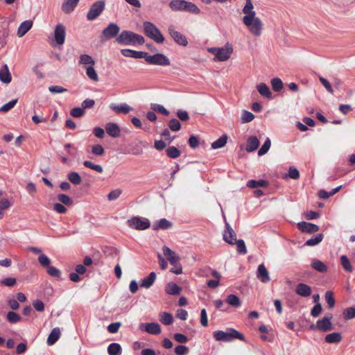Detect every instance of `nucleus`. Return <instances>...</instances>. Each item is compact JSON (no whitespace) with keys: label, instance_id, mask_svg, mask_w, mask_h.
<instances>
[{"label":"nucleus","instance_id":"39448f33","mask_svg":"<svg viewBox=\"0 0 355 355\" xmlns=\"http://www.w3.org/2000/svg\"><path fill=\"white\" fill-rule=\"evenodd\" d=\"M208 51L215 55V60L225 62L230 58L233 49L231 44H227L225 47H213L209 49Z\"/></svg>","mask_w":355,"mask_h":355},{"label":"nucleus","instance_id":"dca6fc26","mask_svg":"<svg viewBox=\"0 0 355 355\" xmlns=\"http://www.w3.org/2000/svg\"><path fill=\"white\" fill-rule=\"evenodd\" d=\"M295 293L301 297H308L311 295L312 290L311 286L306 284L300 283L296 286Z\"/></svg>","mask_w":355,"mask_h":355},{"label":"nucleus","instance_id":"f3484780","mask_svg":"<svg viewBox=\"0 0 355 355\" xmlns=\"http://www.w3.org/2000/svg\"><path fill=\"white\" fill-rule=\"evenodd\" d=\"M105 131L110 137L117 138L121 135L119 126L115 123H107L105 125Z\"/></svg>","mask_w":355,"mask_h":355},{"label":"nucleus","instance_id":"0e129e2a","mask_svg":"<svg viewBox=\"0 0 355 355\" xmlns=\"http://www.w3.org/2000/svg\"><path fill=\"white\" fill-rule=\"evenodd\" d=\"M46 272L53 277H59L61 275L60 270L52 266L46 268Z\"/></svg>","mask_w":355,"mask_h":355},{"label":"nucleus","instance_id":"4468645a","mask_svg":"<svg viewBox=\"0 0 355 355\" xmlns=\"http://www.w3.org/2000/svg\"><path fill=\"white\" fill-rule=\"evenodd\" d=\"M226 230L223 234V239L227 243L230 245H234L236 239V233L234 230L231 227L230 224L227 223H225Z\"/></svg>","mask_w":355,"mask_h":355},{"label":"nucleus","instance_id":"423d86ee","mask_svg":"<svg viewBox=\"0 0 355 355\" xmlns=\"http://www.w3.org/2000/svg\"><path fill=\"white\" fill-rule=\"evenodd\" d=\"M120 27L116 23H110L106 28H105L100 36L101 42H106L112 39L119 35Z\"/></svg>","mask_w":355,"mask_h":355},{"label":"nucleus","instance_id":"72a5a7b5","mask_svg":"<svg viewBox=\"0 0 355 355\" xmlns=\"http://www.w3.org/2000/svg\"><path fill=\"white\" fill-rule=\"evenodd\" d=\"M341 339L342 335L338 332L329 334L324 338V340L327 343H338Z\"/></svg>","mask_w":355,"mask_h":355},{"label":"nucleus","instance_id":"412c9836","mask_svg":"<svg viewBox=\"0 0 355 355\" xmlns=\"http://www.w3.org/2000/svg\"><path fill=\"white\" fill-rule=\"evenodd\" d=\"M318 324L319 326V330L323 332L329 331L333 329L330 318L327 317H324L322 319L318 320Z\"/></svg>","mask_w":355,"mask_h":355},{"label":"nucleus","instance_id":"5701e85b","mask_svg":"<svg viewBox=\"0 0 355 355\" xmlns=\"http://www.w3.org/2000/svg\"><path fill=\"white\" fill-rule=\"evenodd\" d=\"M12 77L7 64H4L0 69V80L6 84L11 82Z\"/></svg>","mask_w":355,"mask_h":355},{"label":"nucleus","instance_id":"bf43d9fd","mask_svg":"<svg viewBox=\"0 0 355 355\" xmlns=\"http://www.w3.org/2000/svg\"><path fill=\"white\" fill-rule=\"evenodd\" d=\"M17 99H13L0 107V112H7L16 105Z\"/></svg>","mask_w":355,"mask_h":355},{"label":"nucleus","instance_id":"a878e982","mask_svg":"<svg viewBox=\"0 0 355 355\" xmlns=\"http://www.w3.org/2000/svg\"><path fill=\"white\" fill-rule=\"evenodd\" d=\"M259 93L263 97L271 99L273 98L269 87L265 83H260L257 85Z\"/></svg>","mask_w":355,"mask_h":355},{"label":"nucleus","instance_id":"58836bf2","mask_svg":"<svg viewBox=\"0 0 355 355\" xmlns=\"http://www.w3.org/2000/svg\"><path fill=\"white\" fill-rule=\"evenodd\" d=\"M268 182L263 180H250L247 183V186L250 188L266 187L268 186Z\"/></svg>","mask_w":355,"mask_h":355},{"label":"nucleus","instance_id":"f257e3e1","mask_svg":"<svg viewBox=\"0 0 355 355\" xmlns=\"http://www.w3.org/2000/svg\"><path fill=\"white\" fill-rule=\"evenodd\" d=\"M116 42L122 45L135 46L143 44L145 42L144 37L130 31H123L116 37Z\"/></svg>","mask_w":355,"mask_h":355},{"label":"nucleus","instance_id":"2f4dec72","mask_svg":"<svg viewBox=\"0 0 355 355\" xmlns=\"http://www.w3.org/2000/svg\"><path fill=\"white\" fill-rule=\"evenodd\" d=\"M311 267L320 272H326L327 271V266L320 260L314 259L311 261Z\"/></svg>","mask_w":355,"mask_h":355},{"label":"nucleus","instance_id":"09e8293b","mask_svg":"<svg viewBox=\"0 0 355 355\" xmlns=\"http://www.w3.org/2000/svg\"><path fill=\"white\" fill-rule=\"evenodd\" d=\"M86 75L90 80L94 82H97L98 80V76L93 66H88L86 68Z\"/></svg>","mask_w":355,"mask_h":355},{"label":"nucleus","instance_id":"603ef678","mask_svg":"<svg viewBox=\"0 0 355 355\" xmlns=\"http://www.w3.org/2000/svg\"><path fill=\"white\" fill-rule=\"evenodd\" d=\"M7 320L12 324L17 323L21 320V317L17 313L14 311H9L7 313Z\"/></svg>","mask_w":355,"mask_h":355},{"label":"nucleus","instance_id":"a18cd8bd","mask_svg":"<svg viewBox=\"0 0 355 355\" xmlns=\"http://www.w3.org/2000/svg\"><path fill=\"white\" fill-rule=\"evenodd\" d=\"M323 237L324 236L322 233L318 234L315 237L307 240L305 245L308 246H315L322 241Z\"/></svg>","mask_w":355,"mask_h":355},{"label":"nucleus","instance_id":"6e6552de","mask_svg":"<svg viewBox=\"0 0 355 355\" xmlns=\"http://www.w3.org/2000/svg\"><path fill=\"white\" fill-rule=\"evenodd\" d=\"M145 60L151 64H157L161 66H167L170 64L168 58L162 53H157L153 55H148L146 53Z\"/></svg>","mask_w":355,"mask_h":355},{"label":"nucleus","instance_id":"13d9d810","mask_svg":"<svg viewBox=\"0 0 355 355\" xmlns=\"http://www.w3.org/2000/svg\"><path fill=\"white\" fill-rule=\"evenodd\" d=\"M38 261L40 264L44 268H48L50 266L51 260L45 254H41L38 257Z\"/></svg>","mask_w":355,"mask_h":355},{"label":"nucleus","instance_id":"6ab92c4d","mask_svg":"<svg viewBox=\"0 0 355 355\" xmlns=\"http://www.w3.org/2000/svg\"><path fill=\"white\" fill-rule=\"evenodd\" d=\"M121 54L127 58H144L146 55V52L137 51L132 49H124L121 50Z\"/></svg>","mask_w":355,"mask_h":355},{"label":"nucleus","instance_id":"69168bd1","mask_svg":"<svg viewBox=\"0 0 355 355\" xmlns=\"http://www.w3.org/2000/svg\"><path fill=\"white\" fill-rule=\"evenodd\" d=\"M70 114L73 117L79 118L85 115V111L82 107H74L71 110Z\"/></svg>","mask_w":355,"mask_h":355},{"label":"nucleus","instance_id":"f8f14e48","mask_svg":"<svg viewBox=\"0 0 355 355\" xmlns=\"http://www.w3.org/2000/svg\"><path fill=\"white\" fill-rule=\"evenodd\" d=\"M139 327L150 334L158 335L162 332L161 327L157 322L141 323Z\"/></svg>","mask_w":355,"mask_h":355},{"label":"nucleus","instance_id":"052dcab7","mask_svg":"<svg viewBox=\"0 0 355 355\" xmlns=\"http://www.w3.org/2000/svg\"><path fill=\"white\" fill-rule=\"evenodd\" d=\"M122 193V190L120 189H116L111 191L107 195V199L110 201H113L116 200L120 195Z\"/></svg>","mask_w":355,"mask_h":355},{"label":"nucleus","instance_id":"6e6d98bb","mask_svg":"<svg viewBox=\"0 0 355 355\" xmlns=\"http://www.w3.org/2000/svg\"><path fill=\"white\" fill-rule=\"evenodd\" d=\"M151 109L153 111L162 113V114H164L165 116L169 115V112L162 105L156 104V103L152 104Z\"/></svg>","mask_w":355,"mask_h":355},{"label":"nucleus","instance_id":"e433bc0d","mask_svg":"<svg viewBox=\"0 0 355 355\" xmlns=\"http://www.w3.org/2000/svg\"><path fill=\"white\" fill-rule=\"evenodd\" d=\"M67 178L70 182L75 185H78L82 182V178L78 173L75 171L69 172L67 175Z\"/></svg>","mask_w":355,"mask_h":355},{"label":"nucleus","instance_id":"864d4df0","mask_svg":"<svg viewBox=\"0 0 355 355\" xmlns=\"http://www.w3.org/2000/svg\"><path fill=\"white\" fill-rule=\"evenodd\" d=\"M254 118V115L247 110H243L241 115V123H245L252 121Z\"/></svg>","mask_w":355,"mask_h":355},{"label":"nucleus","instance_id":"9d476101","mask_svg":"<svg viewBox=\"0 0 355 355\" xmlns=\"http://www.w3.org/2000/svg\"><path fill=\"white\" fill-rule=\"evenodd\" d=\"M66 36V29L63 24H58L54 29V38L55 42L58 45H62L64 43Z\"/></svg>","mask_w":355,"mask_h":355},{"label":"nucleus","instance_id":"680f3d73","mask_svg":"<svg viewBox=\"0 0 355 355\" xmlns=\"http://www.w3.org/2000/svg\"><path fill=\"white\" fill-rule=\"evenodd\" d=\"M343 317L345 320L355 318V307H349L343 311Z\"/></svg>","mask_w":355,"mask_h":355},{"label":"nucleus","instance_id":"3c124183","mask_svg":"<svg viewBox=\"0 0 355 355\" xmlns=\"http://www.w3.org/2000/svg\"><path fill=\"white\" fill-rule=\"evenodd\" d=\"M270 145H271L270 139L269 138H267L266 139L265 142L263 143V144L262 145V146L261 147V148L259 150L258 155L262 156V155H264L266 153H267V152L270 149Z\"/></svg>","mask_w":355,"mask_h":355},{"label":"nucleus","instance_id":"c756f323","mask_svg":"<svg viewBox=\"0 0 355 355\" xmlns=\"http://www.w3.org/2000/svg\"><path fill=\"white\" fill-rule=\"evenodd\" d=\"M185 0H171L169 3L170 8L173 11H182L184 10Z\"/></svg>","mask_w":355,"mask_h":355},{"label":"nucleus","instance_id":"774afa93","mask_svg":"<svg viewBox=\"0 0 355 355\" xmlns=\"http://www.w3.org/2000/svg\"><path fill=\"white\" fill-rule=\"evenodd\" d=\"M189 348L184 345H178L175 348V352L178 355H186L189 353Z\"/></svg>","mask_w":355,"mask_h":355},{"label":"nucleus","instance_id":"7c9ffc66","mask_svg":"<svg viewBox=\"0 0 355 355\" xmlns=\"http://www.w3.org/2000/svg\"><path fill=\"white\" fill-rule=\"evenodd\" d=\"M246 3L242 11L245 14L244 17H252L256 16V12L254 10V6L252 0H245Z\"/></svg>","mask_w":355,"mask_h":355},{"label":"nucleus","instance_id":"37998d69","mask_svg":"<svg viewBox=\"0 0 355 355\" xmlns=\"http://www.w3.org/2000/svg\"><path fill=\"white\" fill-rule=\"evenodd\" d=\"M184 10L196 15L200 12V8L195 3L190 1H187Z\"/></svg>","mask_w":355,"mask_h":355},{"label":"nucleus","instance_id":"473e14b6","mask_svg":"<svg viewBox=\"0 0 355 355\" xmlns=\"http://www.w3.org/2000/svg\"><path fill=\"white\" fill-rule=\"evenodd\" d=\"M173 225L172 223L166 218H162L153 225V230H157L159 229L167 230L171 227Z\"/></svg>","mask_w":355,"mask_h":355},{"label":"nucleus","instance_id":"b1692460","mask_svg":"<svg viewBox=\"0 0 355 355\" xmlns=\"http://www.w3.org/2000/svg\"><path fill=\"white\" fill-rule=\"evenodd\" d=\"M33 26V21L26 20L23 21L19 26L17 30V35L19 37H23Z\"/></svg>","mask_w":355,"mask_h":355},{"label":"nucleus","instance_id":"ddd939ff","mask_svg":"<svg viewBox=\"0 0 355 355\" xmlns=\"http://www.w3.org/2000/svg\"><path fill=\"white\" fill-rule=\"evenodd\" d=\"M162 250L164 255L171 265H177L179 263L180 257L174 251L166 246H164Z\"/></svg>","mask_w":355,"mask_h":355},{"label":"nucleus","instance_id":"4c0bfd02","mask_svg":"<svg viewBox=\"0 0 355 355\" xmlns=\"http://www.w3.org/2000/svg\"><path fill=\"white\" fill-rule=\"evenodd\" d=\"M79 64L83 65L94 66L95 64V61L91 55L83 54L80 56Z\"/></svg>","mask_w":355,"mask_h":355},{"label":"nucleus","instance_id":"e2e57ef3","mask_svg":"<svg viewBox=\"0 0 355 355\" xmlns=\"http://www.w3.org/2000/svg\"><path fill=\"white\" fill-rule=\"evenodd\" d=\"M285 176L289 177L293 180H297L300 178V172L296 168L291 166L288 169V173Z\"/></svg>","mask_w":355,"mask_h":355},{"label":"nucleus","instance_id":"c03bdc74","mask_svg":"<svg viewBox=\"0 0 355 355\" xmlns=\"http://www.w3.org/2000/svg\"><path fill=\"white\" fill-rule=\"evenodd\" d=\"M227 302L234 306V307H239L241 306V300L236 295L234 294H230L227 297Z\"/></svg>","mask_w":355,"mask_h":355},{"label":"nucleus","instance_id":"c85d7f7f","mask_svg":"<svg viewBox=\"0 0 355 355\" xmlns=\"http://www.w3.org/2000/svg\"><path fill=\"white\" fill-rule=\"evenodd\" d=\"M60 329L58 327L53 328L48 336L47 344L53 345L60 338Z\"/></svg>","mask_w":355,"mask_h":355},{"label":"nucleus","instance_id":"49530a36","mask_svg":"<svg viewBox=\"0 0 355 355\" xmlns=\"http://www.w3.org/2000/svg\"><path fill=\"white\" fill-rule=\"evenodd\" d=\"M166 154L168 157L175 159L180 156V151L175 146H170L166 150Z\"/></svg>","mask_w":355,"mask_h":355},{"label":"nucleus","instance_id":"0eeeda50","mask_svg":"<svg viewBox=\"0 0 355 355\" xmlns=\"http://www.w3.org/2000/svg\"><path fill=\"white\" fill-rule=\"evenodd\" d=\"M105 7V2L103 0H99L94 3L89 8L87 14V19L89 21H92L96 19L101 12L104 10Z\"/></svg>","mask_w":355,"mask_h":355},{"label":"nucleus","instance_id":"cd10ccee","mask_svg":"<svg viewBox=\"0 0 355 355\" xmlns=\"http://www.w3.org/2000/svg\"><path fill=\"white\" fill-rule=\"evenodd\" d=\"M181 291V287H180L177 284L172 282L168 283L165 288L166 293L169 295H179Z\"/></svg>","mask_w":355,"mask_h":355},{"label":"nucleus","instance_id":"1a4fd4ad","mask_svg":"<svg viewBox=\"0 0 355 355\" xmlns=\"http://www.w3.org/2000/svg\"><path fill=\"white\" fill-rule=\"evenodd\" d=\"M128 226L132 229L137 230H144L150 227V221L146 219H141L139 217H132L128 220Z\"/></svg>","mask_w":355,"mask_h":355},{"label":"nucleus","instance_id":"c9c22d12","mask_svg":"<svg viewBox=\"0 0 355 355\" xmlns=\"http://www.w3.org/2000/svg\"><path fill=\"white\" fill-rule=\"evenodd\" d=\"M107 352L110 355H121V347L119 343H112L108 346Z\"/></svg>","mask_w":355,"mask_h":355},{"label":"nucleus","instance_id":"4d7b16f0","mask_svg":"<svg viewBox=\"0 0 355 355\" xmlns=\"http://www.w3.org/2000/svg\"><path fill=\"white\" fill-rule=\"evenodd\" d=\"M58 200L64 205L69 206L73 204V200L71 198L66 194H59L58 196Z\"/></svg>","mask_w":355,"mask_h":355},{"label":"nucleus","instance_id":"ea45409f","mask_svg":"<svg viewBox=\"0 0 355 355\" xmlns=\"http://www.w3.org/2000/svg\"><path fill=\"white\" fill-rule=\"evenodd\" d=\"M227 136L224 135L211 144V148L213 149L220 148L225 146V144H227Z\"/></svg>","mask_w":355,"mask_h":355},{"label":"nucleus","instance_id":"aec40b11","mask_svg":"<svg viewBox=\"0 0 355 355\" xmlns=\"http://www.w3.org/2000/svg\"><path fill=\"white\" fill-rule=\"evenodd\" d=\"M110 107L117 114H127L132 110V108L126 103L120 105L111 104Z\"/></svg>","mask_w":355,"mask_h":355},{"label":"nucleus","instance_id":"4be33fe9","mask_svg":"<svg viewBox=\"0 0 355 355\" xmlns=\"http://www.w3.org/2000/svg\"><path fill=\"white\" fill-rule=\"evenodd\" d=\"M259 141L256 136H250L247 141L246 151L253 152L258 148Z\"/></svg>","mask_w":355,"mask_h":355},{"label":"nucleus","instance_id":"338daca9","mask_svg":"<svg viewBox=\"0 0 355 355\" xmlns=\"http://www.w3.org/2000/svg\"><path fill=\"white\" fill-rule=\"evenodd\" d=\"M325 300L329 308H333L335 305V300L331 291H327L325 293Z\"/></svg>","mask_w":355,"mask_h":355},{"label":"nucleus","instance_id":"f03ea898","mask_svg":"<svg viewBox=\"0 0 355 355\" xmlns=\"http://www.w3.org/2000/svg\"><path fill=\"white\" fill-rule=\"evenodd\" d=\"M214 338L218 341L231 342L234 339L244 340V336L237 330L230 328L227 331L218 330L214 332Z\"/></svg>","mask_w":355,"mask_h":355},{"label":"nucleus","instance_id":"393cba45","mask_svg":"<svg viewBox=\"0 0 355 355\" xmlns=\"http://www.w3.org/2000/svg\"><path fill=\"white\" fill-rule=\"evenodd\" d=\"M79 0H67L65 1L62 6V11L69 14L71 13L76 7Z\"/></svg>","mask_w":355,"mask_h":355},{"label":"nucleus","instance_id":"a19ab883","mask_svg":"<svg viewBox=\"0 0 355 355\" xmlns=\"http://www.w3.org/2000/svg\"><path fill=\"white\" fill-rule=\"evenodd\" d=\"M340 264L343 268L349 272H352L353 271V267L351 265L350 261L346 255L340 256Z\"/></svg>","mask_w":355,"mask_h":355},{"label":"nucleus","instance_id":"5fc2aeb1","mask_svg":"<svg viewBox=\"0 0 355 355\" xmlns=\"http://www.w3.org/2000/svg\"><path fill=\"white\" fill-rule=\"evenodd\" d=\"M168 128L171 130L176 132L178 131L181 128V124L177 119H172L168 123Z\"/></svg>","mask_w":355,"mask_h":355},{"label":"nucleus","instance_id":"a211bd4d","mask_svg":"<svg viewBox=\"0 0 355 355\" xmlns=\"http://www.w3.org/2000/svg\"><path fill=\"white\" fill-rule=\"evenodd\" d=\"M257 277L263 283H267L270 281L269 272L264 264H260L258 266Z\"/></svg>","mask_w":355,"mask_h":355},{"label":"nucleus","instance_id":"20e7f679","mask_svg":"<svg viewBox=\"0 0 355 355\" xmlns=\"http://www.w3.org/2000/svg\"><path fill=\"white\" fill-rule=\"evenodd\" d=\"M144 32L147 37L157 43H162L164 40L159 28L152 22L145 21L144 23Z\"/></svg>","mask_w":355,"mask_h":355},{"label":"nucleus","instance_id":"8fccbe9b","mask_svg":"<svg viewBox=\"0 0 355 355\" xmlns=\"http://www.w3.org/2000/svg\"><path fill=\"white\" fill-rule=\"evenodd\" d=\"M235 244L236 245V251L240 254H247V248L245 244V242L242 239L236 240L235 241Z\"/></svg>","mask_w":355,"mask_h":355},{"label":"nucleus","instance_id":"2eb2a0df","mask_svg":"<svg viewBox=\"0 0 355 355\" xmlns=\"http://www.w3.org/2000/svg\"><path fill=\"white\" fill-rule=\"evenodd\" d=\"M297 227L301 232L309 234L316 232L320 229L317 225L307 222H300Z\"/></svg>","mask_w":355,"mask_h":355},{"label":"nucleus","instance_id":"7ed1b4c3","mask_svg":"<svg viewBox=\"0 0 355 355\" xmlns=\"http://www.w3.org/2000/svg\"><path fill=\"white\" fill-rule=\"evenodd\" d=\"M243 22L254 36L259 37L261 35L263 25L259 17H243Z\"/></svg>","mask_w":355,"mask_h":355},{"label":"nucleus","instance_id":"9b49d317","mask_svg":"<svg viewBox=\"0 0 355 355\" xmlns=\"http://www.w3.org/2000/svg\"><path fill=\"white\" fill-rule=\"evenodd\" d=\"M168 31L171 37L178 44L183 46H186L188 44L186 37L180 32L175 31L173 26H169Z\"/></svg>","mask_w":355,"mask_h":355},{"label":"nucleus","instance_id":"bb28decb","mask_svg":"<svg viewBox=\"0 0 355 355\" xmlns=\"http://www.w3.org/2000/svg\"><path fill=\"white\" fill-rule=\"evenodd\" d=\"M156 277V273L155 272H151L148 277L142 279L140 283V286L145 288H149L154 284Z\"/></svg>","mask_w":355,"mask_h":355},{"label":"nucleus","instance_id":"f704fd0d","mask_svg":"<svg viewBox=\"0 0 355 355\" xmlns=\"http://www.w3.org/2000/svg\"><path fill=\"white\" fill-rule=\"evenodd\" d=\"M159 320L165 325H170L173 322L174 319L172 314L167 312H162L159 314Z\"/></svg>","mask_w":355,"mask_h":355},{"label":"nucleus","instance_id":"79ce46f5","mask_svg":"<svg viewBox=\"0 0 355 355\" xmlns=\"http://www.w3.org/2000/svg\"><path fill=\"white\" fill-rule=\"evenodd\" d=\"M271 86L275 92H280L283 89L284 84L279 78H273L270 80Z\"/></svg>","mask_w":355,"mask_h":355},{"label":"nucleus","instance_id":"de8ad7c7","mask_svg":"<svg viewBox=\"0 0 355 355\" xmlns=\"http://www.w3.org/2000/svg\"><path fill=\"white\" fill-rule=\"evenodd\" d=\"M83 165L85 167L91 168L99 173H102L103 172V168L101 165L94 164L91 161H88V160L84 161Z\"/></svg>","mask_w":355,"mask_h":355}]
</instances>
